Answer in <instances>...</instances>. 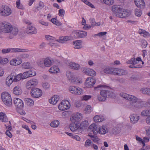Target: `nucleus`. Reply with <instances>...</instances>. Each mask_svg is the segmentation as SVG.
<instances>
[{"label":"nucleus","instance_id":"nucleus-1","mask_svg":"<svg viewBox=\"0 0 150 150\" xmlns=\"http://www.w3.org/2000/svg\"><path fill=\"white\" fill-rule=\"evenodd\" d=\"M120 96L127 100H129L128 107L131 109L140 108L143 106V101L136 96L124 93L120 94Z\"/></svg>","mask_w":150,"mask_h":150},{"label":"nucleus","instance_id":"nucleus-2","mask_svg":"<svg viewBox=\"0 0 150 150\" xmlns=\"http://www.w3.org/2000/svg\"><path fill=\"white\" fill-rule=\"evenodd\" d=\"M142 61L141 58L139 57H137L136 59L134 57L132 58L130 60L127 62V63L129 64H132V65H130L129 67L132 68H137L141 67V65H136L138 64L139 62Z\"/></svg>","mask_w":150,"mask_h":150},{"label":"nucleus","instance_id":"nucleus-3","mask_svg":"<svg viewBox=\"0 0 150 150\" xmlns=\"http://www.w3.org/2000/svg\"><path fill=\"white\" fill-rule=\"evenodd\" d=\"M42 94V91L40 89L37 88H32L30 91L31 96L35 98L40 97Z\"/></svg>","mask_w":150,"mask_h":150},{"label":"nucleus","instance_id":"nucleus-4","mask_svg":"<svg viewBox=\"0 0 150 150\" xmlns=\"http://www.w3.org/2000/svg\"><path fill=\"white\" fill-rule=\"evenodd\" d=\"M12 25L9 23L6 22L0 23V28L1 30L5 33H9L12 29Z\"/></svg>","mask_w":150,"mask_h":150},{"label":"nucleus","instance_id":"nucleus-5","mask_svg":"<svg viewBox=\"0 0 150 150\" xmlns=\"http://www.w3.org/2000/svg\"><path fill=\"white\" fill-rule=\"evenodd\" d=\"M25 50L18 48H8L4 49L2 50L1 52L3 54H6L9 52H25Z\"/></svg>","mask_w":150,"mask_h":150},{"label":"nucleus","instance_id":"nucleus-6","mask_svg":"<svg viewBox=\"0 0 150 150\" xmlns=\"http://www.w3.org/2000/svg\"><path fill=\"white\" fill-rule=\"evenodd\" d=\"M11 13V9L7 6H2L0 11L1 15L4 16H9Z\"/></svg>","mask_w":150,"mask_h":150},{"label":"nucleus","instance_id":"nucleus-7","mask_svg":"<svg viewBox=\"0 0 150 150\" xmlns=\"http://www.w3.org/2000/svg\"><path fill=\"white\" fill-rule=\"evenodd\" d=\"M38 80L36 79H33L28 81L26 83V87L28 89L30 90L36 86L38 84Z\"/></svg>","mask_w":150,"mask_h":150},{"label":"nucleus","instance_id":"nucleus-8","mask_svg":"<svg viewBox=\"0 0 150 150\" xmlns=\"http://www.w3.org/2000/svg\"><path fill=\"white\" fill-rule=\"evenodd\" d=\"M70 107L69 101L67 100H63L58 106L59 109L61 110H64L68 109Z\"/></svg>","mask_w":150,"mask_h":150},{"label":"nucleus","instance_id":"nucleus-9","mask_svg":"<svg viewBox=\"0 0 150 150\" xmlns=\"http://www.w3.org/2000/svg\"><path fill=\"white\" fill-rule=\"evenodd\" d=\"M69 91L71 93L76 95L81 94L83 92L81 88L74 86L70 87L69 88Z\"/></svg>","mask_w":150,"mask_h":150},{"label":"nucleus","instance_id":"nucleus-10","mask_svg":"<svg viewBox=\"0 0 150 150\" xmlns=\"http://www.w3.org/2000/svg\"><path fill=\"white\" fill-rule=\"evenodd\" d=\"M22 75L19 74L17 75L14 72L12 73L8 76V79H11L13 82H16L20 80L21 79Z\"/></svg>","mask_w":150,"mask_h":150},{"label":"nucleus","instance_id":"nucleus-11","mask_svg":"<svg viewBox=\"0 0 150 150\" xmlns=\"http://www.w3.org/2000/svg\"><path fill=\"white\" fill-rule=\"evenodd\" d=\"M20 74L22 75L21 79H24L35 75L36 73L34 71L29 70L24 72L23 74Z\"/></svg>","mask_w":150,"mask_h":150},{"label":"nucleus","instance_id":"nucleus-12","mask_svg":"<svg viewBox=\"0 0 150 150\" xmlns=\"http://www.w3.org/2000/svg\"><path fill=\"white\" fill-rule=\"evenodd\" d=\"M82 118V114L79 113H77L72 116L71 117L70 120L71 122L79 123V122Z\"/></svg>","mask_w":150,"mask_h":150},{"label":"nucleus","instance_id":"nucleus-13","mask_svg":"<svg viewBox=\"0 0 150 150\" xmlns=\"http://www.w3.org/2000/svg\"><path fill=\"white\" fill-rule=\"evenodd\" d=\"M107 97V91L103 90L100 92V94L98 96V99L100 101H104Z\"/></svg>","mask_w":150,"mask_h":150},{"label":"nucleus","instance_id":"nucleus-14","mask_svg":"<svg viewBox=\"0 0 150 150\" xmlns=\"http://www.w3.org/2000/svg\"><path fill=\"white\" fill-rule=\"evenodd\" d=\"M15 105L17 107V108L22 109L24 106L23 101L18 98H15L13 100Z\"/></svg>","mask_w":150,"mask_h":150},{"label":"nucleus","instance_id":"nucleus-15","mask_svg":"<svg viewBox=\"0 0 150 150\" xmlns=\"http://www.w3.org/2000/svg\"><path fill=\"white\" fill-rule=\"evenodd\" d=\"M122 9L121 6L120 5H113L112 8V10L113 12V15L116 16V14H118Z\"/></svg>","mask_w":150,"mask_h":150},{"label":"nucleus","instance_id":"nucleus-16","mask_svg":"<svg viewBox=\"0 0 150 150\" xmlns=\"http://www.w3.org/2000/svg\"><path fill=\"white\" fill-rule=\"evenodd\" d=\"M96 81L93 77H89L86 79L85 84L87 87H91L96 83Z\"/></svg>","mask_w":150,"mask_h":150},{"label":"nucleus","instance_id":"nucleus-17","mask_svg":"<svg viewBox=\"0 0 150 150\" xmlns=\"http://www.w3.org/2000/svg\"><path fill=\"white\" fill-rule=\"evenodd\" d=\"M67 65L70 68L76 70H79L80 68L79 64L74 62H69L67 63Z\"/></svg>","mask_w":150,"mask_h":150},{"label":"nucleus","instance_id":"nucleus-18","mask_svg":"<svg viewBox=\"0 0 150 150\" xmlns=\"http://www.w3.org/2000/svg\"><path fill=\"white\" fill-rule=\"evenodd\" d=\"M26 31L28 34H35L37 33V29L34 26L28 25L26 29Z\"/></svg>","mask_w":150,"mask_h":150},{"label":"nucleus","instance_id":"nucleus-19","mask_svg":"<svg viewBox=\"0 0 150 150\" xmlns=\"http://www.w3.org/2000/svg\"><path fill=\"white\" fill-rule=\"evenodd\" d=\"M89 129L92 130L94 134H96L99 132V128L95 124H93L89 127Z\"/></svg>","mask_w":150,"mask_h":150},{"label":"nucleus","instance_id":"nucleus-20","mask_svg":"<svg viewBox=\"0 0 150 150\" xmlns=\"http://www.w3.org/2000/svg\"><path fill=\"white\" fill-rule=\"evenodd\" d=\"M80 128L79 123L75 122H71L70 125V130L74 132L77 130L78 129Z\"/></svg>","mask_w":150,"mask_h":150},{"label":"nucleus","instance_id":"nucleus-21","mask_svg":"<svg viewBox=\"0 0 150 150\" xmlns=\"http://www.w3.org/2000/svg\"><path fill=\"white\" fill-rule=\"evenodd\" d=\"M22 93L21 87L17 85L14 87L13 89V93L15 95L19 96L21 95Z\"/></svg>","mask_w":150,"mask_h":150},{"label":"nucleus","instance_id":"nucleus-22","mask_svg":"<svg viewBox=\"0 0 150 150\" xmlns=\"http://www.w3.org/2000/svg\"><path fill=\"white\" fill-rule=\"evenodd\" d=\"M131 122L133 124H134L138 121L139 119V116L137 114H132L129 116Z\"/></svg>","mask_w":150,"mask_h":150},{"label":"nucleus","instance_id":"nucleus-23","mask_svg":"<svg viewBox=\"0 0 150 150\" xmlns=\"http://www.w3.org/2000/svg\"><path fill=\"white\" fill-rule=\"evenodd\" d=\"M1 99L3 102H5L7 99L8 100L11 98L10 95L7 92L2 93L1 95Z\"/></svg>","mask_w":150,"mask_h":150},{"label":"nucleus","instance_id":"nucleus-24","mask_svg":"<svg viewBox=\"0 0 150 150\" xmlns=\"http://www.w3.org/2000/svg\"><path fill=\"white\" fill-rule=\"evenodd\" d=\"M22 62V60L16 58L11 60L10 62V64L11 65H17L20 64Z\"/></svg>","mask_w":150,"mask_h":150},{"label":"nucleus","instance_id":"nucleus-25","mask_svg":"<svg viewBox=\"0 0 150 150\" xmlns=\"http://www.w3.org/2000/svg\"><path fill=\"white\" fill-rule=\"evenodd\" d=\"M18 30L17 27H13L12 26V29H11L10 32H9V33L12 35V36L9 37L10 38H13L14 36L16 35L18 33Z\"/></svg>","mask_w":150,"mask_h":150},{"label":"nucleus","instance_id":"nucleus-26","mask_svg":"<svg viewBox=\"0 0 150 150\" xmlns=\"http://www.w3.org/2000/svg\"><path fill=\"white\" fill-rule=\"evenodd\" d=\"M59 99V97L57 95H54L49 100V103L53 105L56 104Z\"/></svg>","mask_w":150,"mask_h":150},{"label":"nucleus","instance_id":"nucleus-27","mask_svg":"<svg viewBox=\"0 0 150 150\" xmlns=\"http://www.w3.org/2000/svg\"><path fill=\"white\" fill-rule=\"evenodd\" d=\"M108 132V129L106 125H103L99 128V132L101 134H105Z\"/></svg>","mask_w":150,"mask_h":150},{"label":"nucleus","instance_id":"nucleus-28","mask_svg":"<svg viewBox=\"0 0 150 150\" xmlns=\"http://www.w3.org/2000/svg\"><path fill=\"white\" fill-rule=\"evenodd\" d=\"M134 3L136 5L138 8H143L145 3L143 0H134Z\"/></svg>","mask_w":150,"mask_h":150},{"label":"nucleus","instance_id":"nucleus-29","mask_svg":"<svg viewBox=\"0 0 150 150\" xmlns=\"http://www.w3.org/2000/svg\"><path fill=\"white\" fill-rule=\"evenodd\" d=\"M82 41L81 40H76L73 41V44L74 45V48L75 49H80L82 47Z\"/></svg>","mask_w":150,"mask_h":150},{"label":"nucleus","instance_id":"nucleus-30","mask_svg":"<svg viewBox=\"0 0 150 150\" xmlns=\"http://www.w3.org/2000/svg\"><path fill=\"white\" fill-rule=\"evenodd\" d=\"M44 64L45 67H49L52 64V62L49 58H47L44 59Z\"/></svg>","mask_w":150,"mask_h":150},{"label":"nucleus","instance_id":"nucleus-31","mask_svg":"<svg viewBox=\"0 0 150 150\" xmlns=\"http://www.w3.org/2000/svg\"><path fill=\"white\" fill-rule=\"evenodd\" d=\"M121 11L124 12V14L123 15H121V18H124L129 16L131 14L130 11L127 10L125 9L122 8L121 10Z\"/></svg>","mask_w":150,"mask_h":150},{"label":"nucleus","instance_id":"nucleus-32","mask_svg":"<svg viewBox=\"0 0 150 150\" xmlns=\"http://www.w3.org/2000/svg\"><path fill=\"white\" fill-rule=\"evenodd\" d=\"M49 71L51 73L55 74L58 72L59 69L57 66H53L49 70Z\"/></svg>","mask_w":150,"mask_h":150},{"label":"nucleus","instance_id":"nucleus-33","mask_svg":"<svg viewBox=\"0 0 150 150\" xmlns=\"http://www.w3.org/2000/svg\"><path fill=\"white\" fill-rule=\"evenodd\" d=\"M23 68L29 69H31L33 68L32 66L28 62H25L22 64Z\"/></svg>","mask_w":150,"mask_h":150},{"label":"nucleus","instance_id":"nucleus-34","mask_svg":"<svg viewBox=\"0 0 150 150\" xmlns=\"http://www.w3.org/2000/svg\"><path fill=\"white\" fill-rule=\"evenodd\" d=\"M0 120L5 122L8 121V119L6 115L3 112L0 113Z\"/></svg>","mask_w":150,"mask_h":150},{"label":"nucleus","instance_id":"nucleus-35","mask_svg":"<svg viewBox=\"0 0 150 150\" xmlns=\"http://www.w3.org/2000/svg\"><path fill=\"white\" fill-rule=\"evenodd\" d=\"M114 68L106 67L104 69L103 71L104 73L107 74H112Z\"/></svg>","mask_w":150,"mask_h":150},{"label":"nucleus","instance_id":"nucleus-36","mask_svg":"<svg viewBox=\"0 0 150 150\" xmlns=\"http://www.w3.org/2000/svg\"><path fill=\"white\" fill-rule=\"evenodd\" d=\"M88 122L87 121H83L79 125L80 128L84 129L86 128L88 126Z\"/></svg>","mask_w":150,"mask_h":150},{"label":"nucleus","instance_id":"nucleus-37","mask_svg":"<svg viewBox=\"0 0 150 150\" xmlns=\"http://www.w3.org/2000/svg\"><path fill=\"white\" fill-rule=\"evenodd\" d=\"M72 81L73 82H75V83L76 84H78L82 83V79L77 77L73 78Z\"/></svg>","mask_w":150,"mask_h":150},{"label":"nucleus","instance_id":"nucleus-38","mask_svg":"<svg viewBox=\"0 0 150 150\" xmlns=\"http://www.w3.org/2000/svg\"><path fill=\"white\" fill-rule=\"evenodd\" d=\"M59 122L57 120H55L52 122L50 124L51 126L53 127H57L59 125Z\"/></svg>","mask_w":150,"mask_h":150},{"label":"nucleus","instance_id":"nucleus-39","mask_svg":"<svg viewBox=\"0 0 150 150\" xmlns=\"http://www.w3.org/2000/svg\"><path fill=\"white\" fill-rule=\"evenodd\" d=\"M93 119L95 122H97L102 121L103 120V118L100 117L98 115H96L94 117Z\"/></svg>","mask_w":150,"mask_h":150},{"label":"nucleus","instance_id":"nucleus-40","mask_svg":"<svg viewBox=\"0 0 150 150\" xmlns=\"http://www.w3.org/2000/svg\"><path fill=\"white\" fill-rule=\"evenodd\" d=\"M25 102L28 105L30 106H33L34 104V102L33 100L30 98H26L25 99Z\"/></svg>","mask_w":150,"mask_h":150},{"label":"nucleus","instance_id":"nucleus-41","mask_svg":"<svg viewBox=\"0 0 150 150\" xmlns=\"http://www.w3.org/2000/svg\"><path fill=\"white\" fill-rule=\"evenodd\" d=\"M91 25V27L93 26H99L100 25V23H96L95 21V20L93 18H91L90 19Z\"/></svg>","mask_w":150,"mask_h":150},{"label":"nucleus","instance_id":"nucleus-42","mask_svg":"<svg viewBox=\"0 0 150 150\" xmlns=\"http://www.w3.org/2000/svg\"><path fill=\"white\" fill-rule=\"evenodd\" d=\"M51 21L57 26H60L62 25L61 23L55 18H53L51 19Z\"/></svg>","mask_w":150,"mask_h":150},{"label":"nucleus","instance_id":"nucleus-43","mask_svg":"<svg viewBox=\"0 0 150 150\" xmlns=\"http://www.w3.org/2000/svg\"><path fill=\"white\" fill-rule=\"evenodd\" d=\"M66 74V75L69 79L72 80L74 78L73 74L69 71H67Z\"/></svg>","mask_w":150,"mask_h":150},{"label":"nucleus","instance_id":"nucleus-44","mask_svg":"<svg viewBox=\"0 0 150 150\" xmlns=\"http://www.w3.org/2000/svg\"><path fill=\"white\" fill-rule=\"evenodd\" d=\"M102 2L107 5H112L114 3V0H103Z\"/></svg>","mask_w":150,"mask_h":150},{"label":"nucleus","instance_id":"nucleus-45","mask_svg":"<svg viewBox=\"0 0 150 150\" xmlns=\"http://www.w3.org/2000/svg\"><path fill=\"white\" fill-rule=\"evenodd\" d=\"M149 110H144L141 113V115L143 116H150Z\"/></svg>","mask_w":150,"mask_h":150},{"label":"nucleus","instance_id":"nucleus-46","mask_svg":"<svg viewBox=\"0 0 150 150\" xmlns=\"http://www.w3.org/2000/svg\"><path fill=\"white\" fill-rule=\"evenodd\" d=\"M4 104L8 107H11L12 105V101L11 98L7 100L5 102H3Z\"/></svg>","mask_w":150,"mask_h":150},{"label":"nucleus","instance_id":"nucleus-47","mask_svg":"<svg viewBox=\"0 0 150 150\" xmlns=\"http://www.w3.org/2000/svg\"><path fill=\"white\" fill-rule=\"evenodd\" d=\"M120 69L119 68H114L112 74L120 76Z\"/></svg>","mask_w":150,"mask_h":150},{"label":"nucleus","instance_id":"nucleus-48","mask_svg":"<svg viewBox=\"0 0 150 150\" xmlns=\"http://www.w3.org/2000/svg\"><path fill=\"white\" fill-rule=\"evenodd\" d=\"M79 38H83L86 37L87 34L86 32L83 31H79Z\"/></svg>","mask_w":150,"mask_h":150},{"label":"nucleus","instance_id":"nucleus-49","mask_svg":"<svg viewBox=\"0 0 150 150\" xmlns=\"http://www.w3.org/2000/svg\"><path fill=\"white\" fill-rule=\"evenodd\" d=\"M120 131V129L118 127H115L112 129V132L113 134H116L119 133Z\"/></svg>","mask_w":150,"mask_h":150},{"label":"nucleus","instance_id":"nucleus-50","mask_svg":"<svg viewBox=\"0 0 150 150\" xmlns=\"http://www.w3.org/2000/svg\"><path fill=\"white\" fill-rule=\"evenodd\" d=\"M89 136L91 137L92 139L95 142H98L99 140V139L98 137L96 135H89Z\"/></svg>","mask_w":150,"mask_h":150},{"label":"nucleus","instance_id":"nucleus-51","mask_svg":"<svg viewBox=\"0 0 150 150\" xmlns=\"http://www.w3.org/2000/svg\"><path fill=\"white\" fill-rule=\"evenodd\" d=\"M37 64L39 66L43 68H45V65L44 64V59L42 60H40L37 62Z\"/></svg>","mask_w":150,"mask_h":150},{"label":"nucleus","instance_id":"nucleus-52","mask_svg":"<svg viewBox=\"0 0 150 150\" xmlns=\"http://www.w3.org/2000/svg\"><path fill=\"white\" fill-rule=\"evenodd\" d=\"M91 106L90 105H87L84 110V112L86 114L89 113L91 112Z\"/></svg>","mask_w":150,"mask_h":150},{"label":"nucleus","instance_id":"nucleus-53","mask_svg":"<svg viewBox=\"0 0 150 150\" xmlns=\"http://www.w3.org/2000/svg\"><path fill=\"white\" fill-rule=\"evenodd\" d=\"M91 98V96L90 95H84L81 97V99L83 100H87Z\"/></svg>","mask_w":150,"mask_h":150},{"label":"nucleus","instance_id":"nucleus-54","mask_svg":"<svg viewBox=\"0 0 150 150\" xmlns=\"http://www.w3.org/2000/svg\"><path fill=\"white\" fill-rule=\"evenodd\" d=\"M107 91V96L113 98L115 97V94L111 91Z\"/></svg>","mask_w":150,"mask_h":150},{"label":"nucleus","instance_id":"nucleus-55","mask_svg":"<svg viewBox=\"0 0 150 150\" xmlns=\"http://www.w3.org/2000/svg\"><path fill=\"white\" fill-rule=\"evenodd\" d=\"M42 87L45 89H48L50 87L49 84L46 82H45L42 83Z\"/></svg>","mask_w":150,"mask_h":150},{"label":"nucleus","instance_id":"nucleus-56","mask_svg":"<svg viewBox=\"0 0 150 150\" xmlns=\"http://www.w3.org/2000/svg\"><path fill=\"white\" fill-rule=\"evenodd\" d=\"M127 71L123 69H120V76L124 75L127 74Z\"/></svg>","mask_w":150,"mask_h":150},{"label":"nucleus","instance_id":"nucleus-57","mask_svg":"<svg viewBox=\"0 0 150 150\" xmlns=\"http://www.w3.org/2000/svg\"><path fill=\"white\" fill-rule=\"evenodd\" d=\"M142 148L139 150H150V146L145 145V143L143 144Z\"/></svg>","mask_w":150,"mask_h":150},{"label":"nucleus","instance_id":"nucleus-58","mask_svg":"<svg viewBox=\"0 0 150 150\" xmlns=\"http://www.w3.org/2000/svg\"><path fill=\"white\" fill-rule=\"evenodd\" d=\"M13 81L11 79H8V77H7L6 79V84L8 86H9Z\"/></svg>","mask_w":150,"mask_h":150},{"label":"nucleus","instance_id":"nucleus-59","mask_svg":"<svg viewBox=\"0 0 150 150\" xmlns=\"http://www.w3.org/2000/svg\"><path fill=\"white\" fill-rule=\"evenodd\" d=\"M91 144L92 142L91 140L88 139L85 142V146L86 147H87L88 146H90L91 145Z\"/></svg>","mask_w":150,"mask_h":150},{"label":"nucleus","instance_id":"nucleus-60","mask_svg":"<svg viewBox=\"0 0 150 150\" xmlns=\"http://www.w3.org/2000/svg\"><path fill=\"white\" fill-rule=\"evenodd\" d=\"M79 31H75L73 32L72 34L74 35V37L75 38H79Z\"/></svg>","mask_w":150,"mask_h":150},{"label":"nucleus","instance_id":"nucleus-61","mask_svg":"<svg viewBox=\"0 0 150 150\" xmlns=\"http://www.w3.org/2000/svg\"><path fill=\"white\" fill-rule=\"evenodd\" d=\"M44 6V4L42 2L40 1L39 3V6L36 8L38 10H39L40 9H41L43 8Z\"/></svg>","mask_w":150,"mask_h":150},{"label":"nucleus","instance_id":"nucleus-62","mask_svg":"<svg viewBox=\"0 0 150 150\" xmlns=\"http://www.w3.org/2000/svg\"><path fill=\"white\" fill-rule=\"evenodd\" d=\"M90 71L89 72V76H96V72L93 70L90 69Z\"/></svg>","mask_w":150,"mask_h":150},{"label":"nucleus","instance_id":"nucleus-63","mask_svg":"<svg viewBox=\"0 0 150 150\" xmlns=\"http://www.w3.org/2000/svg\"><path fill=\"white\" fill-rule=\"evenodd\" d=\"M135 15L137 16H140L142 14V12L140 9H137L135 10Z\"/></svg>","mask_w":150,"mask_h":150},{"label":"nucleus","instance_id":"nucleus-64","mask_svg":"<svg viewBox=\"0 0 150 150\" xmlns=\"http://www.w3.org/2000/svg\"><path fill=\"white\" fill-rule=\"evenodd\" d=\"M16 7L17 8L20 9H23V6L20 4V1H17L16 2Z\"/></svg>","mask_w":150,"mask_h":150}]
</instances>
